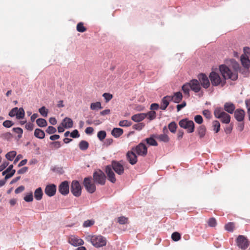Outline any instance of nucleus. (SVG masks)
I'll return each instance as SVG.
<instances>
[{
    "instance_id": "1",
    "label": "nucleus",
    "mask_w": 250,
    "mask_h": 250,
    "mask_svg": "<svg viewBox=\"0 0 250 250\" xmlns=\"http://www.w3.org/2000/svg\"><path fill=\"white\" fill-rule=\"evenodd\" d=\"M86 241L90 242L93 246L100 248L105 246L106 244L105 238L102 235H87L85 237Z\"/></svg>"
},
{
    "instance_id": "2",
    "label": "nucleus",
    "mask_w": 250,
    "mask_h": 250,
    "mask_svg": "<svg viewBox=\"0 0 250 250\" xmlns=\"http://www.w3.org/2000/svg\"><path fill=\"white\" fill-rule=\"evenodd\" d=\"M219 70L224 79H230L235 81L238 78L237 73L233 72L226 65L222 64L219 66Z\"/></svg>"
},
{
    "instance_id": "3",
    "label": "nucleus",
    "mask_w": 250,
    "mask_h": 250,
    "mask_svg": "<svg viewBox=\"0 0 250 250\" xmlns=\"http://www.w3.org/2000/svg\"><path fill=\"white\" fill-rule=\"evenodd\" d=\"M209 78L211 82V83L213 86H216L220 84L223 86L225 83L226 81L222 80L219 74L212 71L209 75Z\"/></svg>"
},
{
    "instance_id": "4",
    "label": "nucleus",
    "mask_w": 250,
    "mask_h": 250,
    "mask_svg": "<svg viewBox=\"0 0 250 250\" xmlns=\"http://www.w3.org/2000/svg\"><path fill=\"white\" fill-rule=\"evenodd\" d=\"M180 126L187 130L188 133H192L194 131V123L187 118L183 119L179 122Z\"/></svg>"
},
{
    "instance_id": "5",
    "label": "nucleus",
    "mask_w": 250,
    "mask_h": 250,
    "mask_svg": "<svg viewBox=\"0 0 250 250\" xmlns=\"http://www.w3.org/2000/svg\"><path fill=\"white\" fill-rule=\"evenodd\" d=\"M109 166L111 167L112 169H113L118 175H121L124 173V167L123 166V161H112L111 162V164Z\"/></svg>"
},
{
    "instance_id": "6",
    "label": "nucleus",
    "mask_w": 250,
    "mask_h": 250,
    "mask_svg": "<svg viewBox=\"0 0 250 250\" xmlns=\"http://www.w3.org/2000/svg\"><path fill=\"white\" fill-rule=\"evenodd\" d=\"M70 191L75 197H79L82 194V187L80 183L77 180H73L71 183Z\"/></svg>"
},
{
    "instance_id": "7",
    "label": "nucleus",
    "mask_w": 250,
    "mask_h": 250,
    "mask_svg": "<svg viewBox=\"0 0 250 250\" xmlns=\"http://www.w3.org/2000/svg\"><path fill=\"white\" fill-rule=\"evenodd\" d=\"M93 180L95 183L101 185H104L105 182V175L104 173L99 170L95 171L93 175Z\"/></svg>"
},
{
    "instance_id": "8",
    "label": "nucleus",
    "mask_w": 250,
    "mask_h": 250,
    "mask_svg": "<svg viewBox=\"0 0 250 250\" xmlns=\"http://www.w3.org/2000/svg\"><path fill=\"white\" fill-rule=\"evenodd\" d=\"M132 150L143 157L146 156L147 153V148L144 142L140 143L135 147H132Z\"/></svg>"
},
{
    "instance_id": "9",
    "label": "nucleus",
    "mask_w": 250,
    "mask_h": 250,
    "mask_svg": "<svg viewBox=\"0 0 250 250\" xmlns=\"http://www.w3.org/2000/svg\"><path fill=\"white\" fill-rule=\"evenodd\" d=\"M83 185L87 191L89 193H93L96 190L95 184L92 182L90 178L86 177L84 179Z\"/></svg>"
},
{
    "instance_id": "10",
    "label": "nucleus",
    "mask_w": 250,
    "mask_h": 250,
    "mask_svg": "<svg viewBox=\"0 0 250 250\" xmlns=\"http://www.w3.org/2000/svg\"><path fill=\"white\" fill-rule=\"evenodd\" d=\"M200 85L205 89H207L210 86V82L208 76L204 74L200 73L197 77Z\"/></svg>"
},
{
    "instance_id": "11",
    "label": "nucleus",
    "mask_w": 250,
    "mask_h": 250,
    "mask_svg": "<svg viewBox=\"0 0 250 250\" xmlns=\"http://www.w3.org/2000/svg\"><path fill=\"white\" fill-rule=\"evenodd\" d=\"M237 246L243 250L246 249L249 246L248 239L243 235H239L236 239Z\"/></svg>"
},
{
    "instance_id": "12",
    "label": "nucleus",
    "mask_w": 250,
    "mask_h": 250,
    "mask_svg": "<svg viewBox=\"0 0 250 250\" xmlns=\"http://www.w3.org/2000/svg\"><path fill=\"white\" fill-rule=\"evenodd\" d=\"M59 191L63 195H66L69 191V183L67 181H64L61 183L59 186Z\"/></svg>"
},
{
    "instance_id": "13",
    "label": "nucleus",
    "mask_w": 250,
    "mask_h": 250,
    "mask_svg": "<svg viewBox=\"0 0 250 250\" xmlns=\"http://www.w3.org/2000/svg\"><path fill=\"white\" fill-rule=\"evenodd\" d=\"M190 85V89L194 91L195 93L199 92L201 89V87L199 82L197 79H192L189 82Z\"/></svg>"
},
{
    "instance_id": "14",
    "label": "nucleus",
    "mask_w": 250,
    "mask_h": 250,
    "mask_svg": "<svg viewBox=\"0 0 250 250\" xmlns=\"http://www.w3.org/2000/svg\"><path fill=\"white\" fill-rule=\"evenodd\" d=\"M105 172L107 174L108 180L112 183H115L116 181L115 175L111 168V167L107 166L105 167Z\"/></svg>"
},
{
    "instance_id": "15",
    "label": "nucleus",
    "mask_w": 250,
    "mask_h": 250,
    "mask_svg": "<svg viewBox=\"0 0 250 250\" xmlns=\"http://www.w3.org/2000/svg\"><path fill=\"white\" fill-rule=\"evenodd\" d=\"M233 113L234 118L238 122H242L244 121L245 112L243 109L241 108L237 109Z\"/></svg>"
},
{
    "instance_id": "16",
    "label": "nucleus",
    "mask_w": 250,
    "mask_h": 250,
    "mask_svg": "<svg viewBox=\"0 0 250 250\" xmlns=\"http://www.w3.org/2000/svg\"><path fill=\"white\" fill-rule=\"evenodd\" d=\"M56 186L54 184H49L46 186L44 192L49 197L54 196L56 192Z\"/></svg>"
},
{
    "instance_id": "17",
    "label": "nucleus",
    "mask_w": 250,
    "mask_h": 250,
    "mask_svg": "<svg viewBox=\"0 0 250 250\" xmlns=\"http://www.w3.org/2000/svg\"><path fill=\"white\" fill-rule=\"evenodd\" d=\"M69 243L74 247L82 246L84 243L82 239L75 236H71L69 237Z\"/></svg>"
},
{
    "instance_id": "18",
    "label": "nucleus",
    "mask_w": 250,
    "mask_h": 250,
    "mask_svg": "<svg viewBox=\"0 0 250 250\" xmlns=\"http://www.w3.org/2000/svg\"><path fill=\"white\" fill-rule=\"evenodd\" d=\"M126 156L127 160L131 165H134L137 163V157L133 150H131V151H128Z\"/></svg>"
},
{
    "instance_id": "19",
    "label": "nucleus",
    "mask_w": 250,
    "mask_h": 250,
    "mask_svg": "<svg viewBox=\"0 0 250 250\" xmlns=\"http://www.w3.org/2000/svg\"><path fill=\"white\" fill-rule=\"evenodd\" d=\"M224 109L228 113L232 114L235 111V106L231 102H226L224 105Z\"/></svg>"
},
{
    "instance_id": "20",
    "label": "nucleus",
    "mask_w": 250,
    "mask_h": 250,
    "mask_svg": "<svg viewBox=\"0 0 250 250\" xmlns=\"http://www.w3.org/2000/svg\"><path fill=\"white\" fill-rule=\"evenodd\" d=\"M170 101H171V98L169 96L163 97L161 101L160 106V109L163 110H166Z\"/></svg>"
},
{
    "instance_id": "21",
    "label": "nucleus",
    "mask_w": 250,
    "mask_h": 250,
    "mask_svg": "<svg viewBox=\"0 0 250 250\" xmlns=\"http://www.w3.org/2000/svg\"><path fill=\"white\" fill-rule=\"evenodd\" d=\"M175 103H179L182 100L183 95L181 92H176L173 96H169Z\"/></svg>"
},
{
    "instance_id": "22",
    "label": "nucleus",
    "mask_w": 250,
    "mask_h": 250,
    "mask_svg": "<svg viewBox=\"0 0 250 250\" xmlns=\"http://www.w3.org/2000/svg\"><path fill=\"white\" fill-rule=\"evenodd\" d=\"M146 117V113H138L133 115L131 117V119L135 122H140L143 121L144 119Z\"/></svg>"
},
{
    "instance_id": "23",
    "label": "nucleus",
    "mask_w": 250,
    "mask_h": 250,
    "mask_svg": "<svg viewBox=\"0 0 250 250\" xmlns=\"http://www.w3.org/2000/svg\"><path fill=\"white\" fill-rule=\"evenodd\" d=\"M240 60L243 66L246 68H249L250 67V60L249 56L241 55Z\"/></svg>"
},
{
    "instance_id": "24",
    "label": "nucleus",
    "mask_w": 250,
    "mask_h": 250,
    "mask_svg": "<svg viewBox=\"0 0 250 250\" xmlns=\"http://www.w3.org/2000/svg\"><path fill=\"white\" fill-rule=\"evenodd\" d=\"M73 121L71 118L65 117L62 121V125L66 128H69L73 126Z\"/></svg>"
},
{
    "instance_id": "25",
    "label": "nucleus",
    "mask_w": 250,
    "mask_h": 250,
    "mask_svg": "<svg viewBox=\"0 0 250 250\" xmlns=\"http://www.w3.org/2000/svg\"><path fill=\"white\" fill-rule=\"evenodd\" d=\"M155 136H156L155 135H152L150 137L146 138L143 141V142H146V144L149 146H157L158 143L154 139V137Z\"/></svg>"
},
{
    "instance_id": "26",
    "label": "nucleus",
    "mask_w": 250,
    "mask_h": 250,
    "mask_svg": "<svg viewBox=\"0 0 250 250\" xmlns=\"http://www.w3.org/2000/svg\"><path fill=\"white\" fill-rule=\"evenodd\" d=\"M226 113V112L223 110L222 108L220 107H216L214 110V116L217 119L221 118Z\"/></svg>"
},
{
    "instance_id": "27",
    "label": "nucleus",
    "mask_w": 250,
    "mask_h": 250,
    "mask_svg": "<svg viewBox=\"0 0 250 250\" xmlns=\"http://www.w3.org/2000/svg\"><path fill=\"white\" fill-rule=\"evenodd\" d=\"M34 136L40 139H42L45 137L44 132L40 128H36L34 133Z\"/></svg>"
},
{
    "instance_id": "28",
    "label": "nucleus",
    "mask_w": 250,
    "mask_h": 250,
    "mask_svg": "<svg viewBox=\"0 0 250 250\" xmlns=\"http://www.w3.org/2000/svg\"><path fill=\"white\" fill-rule=\"evenodd\" d=\"M43 192L41 188H37L34 192V197L37 201L41 200L42 198Z\"/></svg>"
},
{
    "instance_id": "29",
    "label": "nucleus",
    "mask_w": 250,
    "mask_h": 250,
    "mask_svg": "<svg viewBox=\"0 0 250 250\" xmlns=\"http://www.w3.org/2000/svg\"><path fill=\"white\" fill-rule=\"evenodd\" d=\"M123 133V130L120 128H114L112 131L111 134L115 138H118Z\"/></svg>"
},
{
    "instance_id": "30",
    "label": "nucleus",
    "mask_w": 250,
    "mask_h": 250,
    "mask_svg": "<svg viewBox=\"0 0 250 250\" xmlns=\"http://www.w3.org/2000/svg\"><path fill=\"white\" fill-rule=\"evenodd\" d=\"M198 134L201 138H203L206 132V128L205 125H200L197 129Z\"/></svg>"
},
{
    "instance_id": "31",
    "label": "nucleus",
    "mask_w": 250,
    "mask_h": 250,
    "mask_svg": "<svg viewBox=\"0 0 250 250\" xmlns=\"http://www.w3.org/2000/svg\"><path fill=\"white\" fill-rule=\"evenodd\" d=\"M190 88V85L189 84V82L183 85L182 87V89L184 93L187 95L188 96H189V89Z\"/></svg>"
},
{
    "instance_id": "32",
    "label": "nucleus",
    "mask_w": 250,
    "mask_h": 250,
    "mask_svg": "<svg viewBox=\"0 0 250 250\" xmlns=\"http://www.w3.org/2000/svg\"><path fill=\"white\" fill-rule=\"evenodd\" d=\"M79 148L82 150H86L89 146L88 143L84 140L81 141L79 144Z\"/></svg>"
},
{
    "instance_id": "33",
    "label": "nucleus",
    "mask_w": 250,
    "mask_h": 250,
    "mask_svg": "<svg viewBox=\"0 0 250 250\" xmlns=\"http://www.w3.org/2000/svg\"><path fill=\"white\" fill-rule=\"evenodd\" d=\"M25 115V112L22 107H20L19 109L18 108L17 112L16 113V118L17 119H23Z\"/></svg>"
},
{
    "instance_id": "34",
    "label": "nucleus",
    "mask_w": 250,
    "mask_h": 250,
    "mask_svg": "<svg viewBox=\"0 0 250 250\" xmlns=\"http://www.w3.org/2000/svg\"><path fill=\"white\" fill-rule=\"evenodd\" d=\"M37 125L40 127H44L47 126V123L46 121L43 118H39L36 120Z\"/></svg>"
},
{
    "instance_id": "35",
    "label": "nucleus",
    "mask_w": 250,
    "mask_h": 250,
    "mask_svg": "<svg viewBox=\"0 0 250 250\" xmlns=\"http://www.w3.org/2000/svg\"><path fill=\"white\" fill-rule=\"evenodd\" d=\"M16 154L17 152L16 151H11L5 155V157L7 160L11 161L14 159V157L16 156Z\"/></svg>"
},
{
    "instance_id": "36",
    "label": "nucleus",
    "mask_w": 250,
    "mask_h": 250,
    "mask_svg": "<svg viewBox=\"0 0 250 250\" xmlns=\"http://www.w3.org/2000/svg\"><path fill=\"white\" fill-rule=\"evenodd\" d=\"M221 122L224 124H229L230 121V116L229 114L226 113L224 115L222 116L221 118H219Z\"/></svg>"
},
{
    "instance_id": "37",
    "label": "nucleus",
    "mask_w": 250,
    "mask_h": 250,
    "mask_svg": "<svg viewBox=\"0 0 250 250\" xmlns=\"http://www.w3.org/2000/svg\"><path fill=\"white\" fill-rule=\"evenodd\" d=\"M90 108L92 110H98L103 108V107L101 105V104L99 102H97L96 103H92L90 105Z\"/></svg>"
},
{
    "instance_id": "38",
    "label": "nucleus",
    "mask_w": 250,
    "mask_h": 250,
    "mask_svg": "<svg viewBox=\"0 0 250 250\" xmlns=\"http://www.w3.org/2000/svg\"><path fill=\"white\" fill-rule=\"evenodd\" d=\"M12 130L18 134V139H19L22 137L23 130L21 127H14Z\"/></svg>"
},
{
    "instance_id": "39",
    "label": "nucleus",
    "mask_w": 250,
    "mask_h": 250,
    "mask_svg": "<svg viewBox=\"0 0 250 250\" xmlns=\"http://www.w3.org/2000/svg\"><path fill=\"white\" fill-rule=\"evenodd\" d=\"M168 127L171 132L175 133L176 132L177 125L175 122H172L168 125Z\"/></svg>"
},
{
    "instance_id": "40",
    "label": "nucleus",
    "mask_w": 250,
    "mask_h": 250,
    "mask_svg": "<svg viewBox=\"0 0 250 250\" xmlns=\"http://www.w3.org/2000/svg\"><path fill=\"white\" fill-rule=\"evenodd\" d=\"M213 130L215 133H217L220 130V124L219 121H214L212 123Z\"/></svg>"
},
{
    "instance_id": "41",
    "label": "nucleus",
    "mask_w": 250,
    "mask_h": 250,
    "mask_svg": "<svg viewBox=\"0 0 250 250\" xmlns=\"http://www.w3.org/2000/svg\"><path fill=\"white\" fill-rule=\"evenodd\" d=\"M131 125L132 123L130 121L126 120L121 121L119 123V125L122 127H128L130 126Z\"/></svg>"
},
{
    "instance_id": "42",
    "label": "nucleus",
    "mask_w": 250,
    "mask_h": 250,
    "mask_svg": "<svg viewBox=\"0 0 250 250\" xmlns=\"http://www.w3.org/2000/svg\"><path fill=\"white\" fill-rule=\"evenodd\" d=\"M95 223V221L93 219L87 220L83 223V226L84 228L90 227L93 225Z\"/></svg>"
},
{
    "instance_id": "43",
    "label": "nucleus",
    "mask_w": 250,
    "mask_h": 250,
    "mask_svg": "<svg viewBox=\"0 0 250 250\" xmlns=\"http://www.w3.org/2000/svg\"><path fill=\"white\" fill-rule=\"evenodd\" d=\"M230 61H231V63L232 64V67L234 69V71H233L237 72V71L240 69L239 64L237 62H236L234 59H231L230 60Z\"/></svg>"
},
{
    "instance_id": "44",
    "label": "nucleus",
    "mask_w": 250,
    "mask_h": 250,
    "mask_svg": "<svg viewBox=\"0 0 250 250\" xmlns=\"http://www.w3.org/2000/svg\"><path fill=\"white\" fill-rule=\"evenodd\" d=\"M158 138L161 141H162V142H164L165 143L168 142L169 140L168 136L166 134H161V135H159L158 137Z\"/></svg>"
},
{
    "instance_id": "45",
    "label": "nucleus",
    "mask_w": 250,
    "mask_h": 250,
    "mask_svg": "<svg viewBox=\"0 0 250 250\" xmlns=\"http://www.w3.org/2000/svg\"><path fill=\"white\" fill-rule=\"evenodd\" d=\"M106 135V132L104 130L99 131L97 134V137L100 141H103L105 138Z\"/></svg>"
},
{
    "instance_id": "46",
    "label": "nucleus",
    "mask_w": 250,
    "mask_h": 250,
    "mask_svg": "<svg viewBox=\"0 0 250 250\" xmlns=\"http://www.w3.org/2000/svg\"><path fill=\"white\" fill-rule=\"evenodd\" d=\"M234 227V224L232 222H229L225 225V229L228 231H233Z\"/></svg>"
},
{
    "instance_id": "47",
    "label": "nucleus",
    "mask_w": 250,
    "mask_h": 250,
    "mask_svg": "<svg viewBox=\"0 0 250 250\" xmlns=\"http://www.w3.org/2000/svg\"><path fill=\"white\" fill-rule=\"evenodd\" d=\"M77 30L79 32L83 33L86 31V28L82 22H79L77 25Z\"/></svg>"
},
{
    "instance_id": "48",
    "label": "nucleus",
    "mask_w": 250,
    "mask_h": 250,
    "mask_svg": "<svg viewBox=\"0 0 250 250\" xmlns=\"http://www.w3.org/2000/svg\"><path fill=\"white\" fill-rule=\"evenodd\" d=\"M171 238L174 241H178L181 239V235L178 232H174L171 235Z\"/></svg>"
},
{
    "instance_id": "49",
    "label": "nucleus",
    "mask_w": 250,
    "mask_h": 250,
    "mask_svg": "<svg viewBox=\"0 0 250 250\" xmlns=\"http://www.w3.org/2000/svg\"><path fill=\"white\" fill-rule=\"evenodd\" d=\"M40 113L44 117H46L47 116L48 110L46 109L44 106H42L39 109Z\"/></svg>"
},
{
    "instance_id": "50",
    "label": "nucleus",
    "mask_w": 250,
    "mask_h": 250,
    "mask_svg": "<svg viewBox=\"0 0 250 250\" xmlns=\"http://www.w3.org/2000/svg\"><path fill=\"white\" fill-rule=\"evenodd\" d=\"M24 200L27 202H31L33 200V193L32 192L28 193L24 197Z\"/></svg>"
},
{
    "instance_id": "51",
    "label": "nucleus",
    "mask_w": 250,
    "mask_h": 250,
    "mask_svg": "<svg viewBox=\"0 0 250 250\" xmlns=\"http://www.w3.org/2000/svg\"><path fill=\"white\" fill-rule=\"evenodd\" d=\"M146 117H148V118L150 120H152L156 118V112L154 111H149L147 113H146Z\"/></svg>"
},
{
    "instance_id": "52",
    "label": "nucleus",
    "mask_w": 250,
    "mask_h": 250,
    "mask_svg": "<svg viewBox=\"0 0 250 250\" xmlns=\"http://www.w3.org/2000/svg\"><path fill=\"white\" fill-rule=\"evenodd\" d=\"M145 126V124L143 123H138L133 125V128L137 130H142Z\"/></svg>"
},
{
    "instance_id": "53",
    "label": "nucleus",
    "mask_w": 250,
    "mask_h": 250,
    "mask_svg": "<svg viewBox=\"0 0 250 250\" xmlns=\"http://www.w3.org/2000/svg\"><path fill=\"white\" fill-rule=\"evenodd\" d=\"M103 97L105 99V102L108 103L109 101L111 100V99L113 97V96L112 94L109 93H104L103 94Z\"/></svg>"
},
{
    "instance_id": "54",
    "label": "nucleus",
    "mask_w": 250,
    "mask_h": 250,
    "mask_svg": "<svg viewBox=\"0 0 250 250\" xmlns=\"http://www.w3.org/2000/svg\"><path fill=\"white\" fill-rule=\"evenodd\" d=\"M118 222L120 224L124 225L127 223V218L125 216H121L118 218Z\"/></svg>"
},
{
    "instance_id": "55",
    "label": "nucleus",
    "mask_w": 250,
    "mask_h": 250,
    "mask_svg": "<svg viewBox=\"0 0 250 250\" xmlns=\"http://www.w3.org/2000/svg\"><path fill=\"white\" fill-rule=\"evenodd\" d=\"M56 129L52 126H49L46 130V132L49 134H54L56 133Z\"/></svg>"
},
{
    "instance_id": "56",
    "label": "nucleus",
    "mask_w": 250,
    "mask_h": 250,
    "mask_svg": "<svg viewBox=\"0 0 250 250\" xmlns=\"http://www.w3.org/2000/svg\"><path fill=\"white\" fill-rule=\"evenodd\" d=\"M1 137L4 140H9L12 137V135L10 132H6L1 134Z\"/></svg>"
},
{
    "instance_id": "57",
    "label": "nucleus",
    "mask_w": 250,
    "mask_h": 250,
    "mask_svg": "<svg viewBox=\"0 0 250 250\" xmlns=\"http://www.w3.org/2000/svg\"><path fill=\"white\" fill-rule=\"evenodd\" d=\"M14 125V123L12 121L6 120L3 122V125L6 127L9 128Z\"/></svg>"
},
{
    "instance_id": "58",
    "label": "nucleus",
    "mask_w": 250,
    "mask_h": 250,
    "mask_svg": "<svg viewBox=\"0 0 250 250\" xmlns=\"http://www.w3.org/2000/svg\"><path fill=\"white\" fill-rule=\"evenodd\" d=\"M194 121L195 122L198 124H201L203 123V120L202 116L200 115H197L194 117Z\"/></svg>"
},
{
    "instance_id": "59",
    "label": "nucleus",
    "mask_w": 250,
    "mask_h": 250,
    "mask_svg": "<svg viewBox=\"0 0 250 250\" xmlns=\"http://www.w3.org/2000/svg\"><path fill=\"white\" fill-rule=\"evenodd\" d=\"M208 225L211 227H215L216 225V221L215 218H211L208 221Z\"/></svg>"
},
{
    "instance_id": "60",
    "label": "nucleus",
    "mask_w": 250,
    "mask_h": 250,
    "mask_svg": "<svg viewBox=\"0 0 250 250\" xmlns=\"http://www.w3.org/2000/svg\"><path fill=\"white\" fill-rule=\"evenodd\" d=\"M18 110V107H16L12 108L10 111L9 112V116L11 117H14L15 115L16 116V113Z\"/></svg>"
},
{
    "instance_id": "61",
    "label": "nucleus",
    "mask_w": 250,
    "mask_h": 250,
    "mask_svg": "<svg viewBox=\"0 0 250 250\" xmlns=\"http://www.w3.org/2000/svg\"><path fill=\"white\" fill-rule=\"evenodd\" d=\"M70 136L73 138H77L80 137V134L78 131L75 129L70 133Z\"/></svg>"
},
{
    "instance_id": "62",
    "label": "nucleus",
    "mask_w": 250,
    "mask_h": 250,
    "mask_svg": "<svg viewBox=\"0 0 250 250\" xmlns=\"http://www.w3.org/2000/svg\"><path fill=\"white\" fill-rule=\"evenodd\" d=\"M51 145L54 146V148L58 149L61 147V143L59 141H55L51 143Z\"/></svg>"
},
{
    "instance_id": "63",
    "label": "nucleus",
    "mask_w": 250,
    "mask_h": 250,
    "mask_svg": "<svg viewBox=\"0 0 250 250\" xmlns=\"http://www.w3.org/2000/svg\"><path fill=\"white\" fill-rule=\"evenodd\" d=\"M28 167H22L18 170L17 173L19 174H22L25 173L28 170Z\"/></svg>"
},
{
    "instance_id": "64",
    "label": "nucleus",
    "mask_w": 250,
    "mask_h": 250,
    "mask_svg": "<svg viewBox=\"0 0 250 250\" xmlns=\"http://www.w3.org/2000/svg\"><path fill=\"white\" fill-rule=\"evenodd\" d=\"M244 54L242 55H245V56H250V48L248 47H245L244 48Z\"/></svg>"
}]
</instances>
